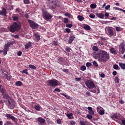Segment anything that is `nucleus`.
<instances>
[{"instance_id": "864d4df0", "label": "nucleus", "mask_w": 125, "mask_h": 125, "mask_svg": "<svg viewBox=\"0 0 125 125\" xmlns=\"http://www.w3.org/2000/svg\"><path fill=\"white\" fill-rule=\"evenodd\" d=\"M89 17L90 18H95V14H93V13H90L89 15Z\"/></svg>"}, {"instance_id": "774afa93", "label": "nucleus", "mask_w": 125, "mask_h": 125, "mask_svg": "<svg viewBox=\"0 0 125 125\" xmlns=\"http://www.w3.org/2000/svg\"><path fill=\"white\" fill-rule=\"evenodd\" d=\"M122 123L123 125H125V119H122Z\"/></svg>"}, {"instance_id": "c9c22d12", "label": "nucleus", "mask_w": 125, "mask_h": 125, "mask_svg": "<svg viewBox=\"0 0 125 125\" xmlns=\"http://www.w3.org/2000/svg\"><path fill=\"white\" fill-rule=\"evenodd\" d=\"M115 83H119L120 82V79L118 77H115L114 79Z\"/></svg>"}, {"instance_id": "7ed1b4c3", "label": "nucleus", "mask_w": 125, "mask_h": 125, "mask_svg": "<svg viewBox=\"0 0 125 125\" xmlns=\"http://www.w3.org/2000/svg\"><path fill=\"white\" fill-rule=\"evenodd\" d=\"M58 82V80H57L56 79L47 80V81H46V84L49 87H53V88H55L59 85Z\"/></svg>"}, {"instance_id": "ddd939ff", "label": "nucleus", "mask_w": 125, "mask_h": 125, "mask_svg": "<svg viewBox=\"0 0 125 125\" xmlns=\"http://www.w3.org/2000/svg\"><path fill=\"white\" fill-rule=\"evenodd\" d=\"M37 121L40 123V125H43L45 123L46 120L43 117H39L37 119Z\"/></svg>"}, {"instance_id": "0e129e2a", "label": "nucleus", "mask_w": 125, "mask_h": 125, "mask_svg": "<svg viewBox=\"0 0 125 125\" xmlns=\"http://www.w3.org/2000/svg\"><path fill=\"white\" fill-rule=\"evenodd\" d=\"M17 55H19V56H21V55H22V52H21V51H19V52H18Z\"/></svg>"}, {"instance_id": "412c9836", "label": "nucleus", "mask_w": 125, "mask_h": 125, "mask_svg": "<svg viewBox=\"0 0 125 125\" xmlns=\"http://www.w3.org/2000/svg\"><path fill=\"white\" fill-rule=\"evenodd\" d=\"M119 66L122 69L125 70V63H123V62H119Z\"/></svg>"}, {"instance_id": "680f3d73", "label": "nucleus", "mask_w": 125, "mask_h": 125, "mask_svg": "<svg viewBox=\"0 0 125 125\" xmlns=\"http://www.w3.org/2000/svg\"><path fill=\"white\" fill-rule=\"evenodd\" d=\"M70 123L71 125H75L76 122H75V121H74L73 120H71V121H70Z\"/></svg>"}, {"instance_id": "09e8293b", "label": "nucleus", "mask_w": 125, "mask_h": 125, "mask_svg": "<svg viewBox=\"0 0 125 125\" xmlns=\"http://www.w3.org/2000/svg\"><path fill=\"white\" fill-rule=\"evenodd\" d=\"M92 63L91 62H86V66L87 67L89 68L90 67V66H92Z\"/></svg>"}, {"instance_id": "13d9d810", "label": "nucleus", "mask_w": 125, "mask_h": 125, "mask_svg": "<svg viewBox=\"0 0 125 125\" xmlns=\"http://www.w3.org/2000/svg\"><path fill=\"white\" fill-rule=\"evenodd\" d=\"M66 33H70V32H71V30L69 28V27H67V28H66V29H65Z\"/></svg>"}, {"instance_id": "f03ea898", "label": "nucleus", "mask_w": 125, "mask_h": 125, "mask_svg": "<svg viewBox=\"0 0 125 125\" xmlns=\"http://www.w3.org/2000/svg\"><path fill=\"white\" fill-rule=\"evenodd\" d=\"M21 24L20 22H13L10 26V32L15 33L16 31H19L21 28Z\"/></svg>"}, {"instance_id": "49530a36", "label": "nucleus", "mask_w": 125, "mask_h": 125, "mask_svg": "<svg viewBox=\"0 0 125 125\" xmlns=\"http://www.w3.org/2000/svg\"><path fill=\"white\" fill-rule=\"evenodd\" d=\"M104 16H105V19H107L108 17L109 16V13L105 12L104 14Z\"/></svg>"}, {"instance_id": "a211bd4d", "label": "nucleus", "mask_w": 125, "mask_h": 125, "mask_svg": "<svg viewBox=\"0 0 125 125\" xmlns=\"http://www.w3.org/2000/svg\"><path fill=\"white\" fill-rule=\"evenodd\" d=\"M6 92V89L4 87L2 88V85H0V92L2 93V97H3V99H4V92Z\"/></svg>"}, {"instance_id": "bb28decb", "label": "nucleus", "mask_w": 125, "mask_h": 125, "mask_svg": "<svg viewBox=\"0 0 125 125\" xmlns=\"http://www.w3.org/2000/svg\"><path fill=\"white\" fill-rule=\"evenodd\" d=\"M41 105H35V109H36V110H37L38 111H41Z\"/></svg>"}, {"instance_id": "0eeeda50", "label": "nucleus", "mask_w": 125, "mask_h": 125, "mask_svg": "<svg viewBox=\"0 0 125 125\" xmlns=\"http://www.w3.org/2000/svg\"><path fill=\"white\" fill-rule=\"evenodd\" d=\"M86 86L89 88V89H94V88H95V84H94V82L93 81H91V80H87L85 82Z\"/></svg>"}, {"instance_id": "6e6d98bb", "label": "nucleus", "mask_w": 125, "mask_h": 125, "mask_svg": "<svg viewBox=\"0 0 125 125\" xmlns=\"http://www.w3.org/2000/svg\"><path fill=\"white\" fill-rule=\"evenodd\" d=\"M53 44H54V45H58L59 43L57 42V41H53Z\"/></svg>"}, {"instance_id": "e2e57ef3", "label": "nucleus", "mask_w": 125, "mask_h": 125, "mask_svg": "<svg viewBox=\"0 0 125 125\" xmlns=\"http://www.w3.org/2000/svg\"><path fill=\"white\" fill-rule=\"evenodd\" d=\"M57 123H58V124H61L62 123L61 119H57Z\"/></svg>"}, {"instance_id": "b1692460", "label": "nucleus", "mask_w": 125, "mask_h": 125, "mask_svg": "<svg viewBox=\"0 0 125 125\" xmlns=\"http://www.w3.org/2000/svg\"><path fill=\"white\" fill-rule=\"evenodd\" d=\"M96 15L99 18H104V14L103 13H97Z\"/></svg>"}, {"instance_id": "9b49d317", "label": "nucleus", "mask_w": 125, "mask_h": 125, "mask_svg": "<svg viewBox=\"0 0 125 125\" xmlns=\"http://www.w3.org/2000/svg\"><path fill=\"white\" fill-rule=\"evenodd\" d=\"M9 95H8V93L6 92L5 90V92H4V94L3 95V100L6 103V104L7 105V103L9 101Z\"/></svg>"}, {"instance_id": "a18cd8bd", "label": "nucleus", "mask_w": 125, "mask_h": 125, "mask_svg": "<svg viewBox=\"0 0 125 125\" xmlns=\"http://www.w3.org/2000/svg\"><path fill=\"white\" fill-rule=\"evenodd\" d=\"M73 113H67V116L69 119H72L71 116H72Z\"/></svg>"}, {"instance_id": "79ce46f5", "label": "nucleus", "mask_w": 125, "mask_h": 125, "mask_svg": "<svg viewBox=\"0 0 125 125\" xmlns=\"http://www.w3.org/2000/svg\"><path fill=\"white\" fill-rule=\"evenodd\" d=\"M23 3L25 4H30V0H23Z\"/></svg>"}, {"instance_id": "69168bd1", "label": "nucleus", "mask_w": 125, "mask_h": 125, "mask_svg": "<svg viewBox=\"0 0 125 125\" xmlns=\"http://www.w3.org/2000/svg\"><path fill=\"white\" fill-rule=\"evenodd\" d=\"M62 71L63 72H65L66 73H68V72H69V69H62Z\"/></svg>"}, {"instance_id": "58836bf2", "label": "nucleus", "mask_w": 125, "mask_h": 125, "mask_svg": "<svg viewBox=\"0 0 125 125\" xmlns=\"http://www.w3.org/2000/svg\"><path fill=\"white\" fill-rule=\"evenodd\" d=\"M93 65L95 67H98V64L96 61H94V62H93Z\"/></svg>"}, {"instance_id": "c756f323", "label": "nucleus", "mask_w": 125, "mask_h": 125, "mask_svg": "<svg viewBox=\"0 0 125 125\" xmlns=\"http://www.w3.org/2000/svg\"><path fill=\"white\" fill-rule=\"evenodd\" d=\"M12 18L13 19V20H14V21H17L18 20H19L18 16H14V15H13V16H12Z\"/></svg>"}, {"instance_id": "f704fd0d", "label": "nucleus", "mask_w": 125, "mask_h": 125, "mask_svg": "<svg viewBox=\"0 0 125 125\" xmlns=\"http://www.w3.org/2000/svg\"><path fill=\"white\" fill-rule=\"evenodd\" d=\"M29 67L31 69H36L35 65H33V64H29Z\"/></svg>"}, {"instance_id": "bf43d9fd", "label": "nucleus", "mask_w": 125, "mask_h": 125, "mask_svg": "<svg viewBox=\"0 0 125 125\" xmlns=\"http://www.w3.org/2000/svg\"><path fill=\"white\" fill-rule=\"evenodd\" d=\"M54 92H58L60 93L61 90L59 88H56V89H54Z\"/></svg>"}, {"instance_id": "5fc2aeb1", "label": "nucleus", "mask_w": 125, "mask_h": 125, "mask_svg": "<svg viewBox=\"0 0 125 125\" xmlns=\"http://www.w3.org/2000/svg\"><path fill=\"white\" fill-rule=\"evenodd\" d=\"M90 115L92 116L94 114V111L93 110L92 107H91V111L90 112Z\"/></svg>"}, {"instance_id": "473e14b6", "label": "nucleus", "mask_w": 125, "mask_h": 125, "mask_svg": "<svg viewBox=\"0 0 125 125\" xmlns=\"http://www.w3.org/2000/svg\"><path fill=\"white\" fill-rule=\"evenodd\" d=\"M86 118H87L88 119H89V120H91V119H92L93 117L92 116V115H91V114H87V115L86 116Z\"/></svg>"}, {"instance_id": "39448f33", "label": "nucleus", "mask_w": 125, "mask_h": 125, "mask_svg": "<svg viewBox=\"0 0 125 125\" xmlns=\"http://www.w3.org/2000/svg\"><path fill=\"white\" fill-rule=\"evenodd\" d=\"M27 21L29 22L30 27L33 29H38L40 27V25L36 23L35 21H33L30 19H27Z\"/></svg>"}, {"instance_id": "72a5a7b5", "label": "nucleus", "mask_w": 125, "mask_h": 125, "mask_svg": "<svg viewBox=\"0 0 125 125\" xmlns=\"http://www.w3.org/2000/svg\"><path fill=\"white\" fill-rule=\"evenodd\" d=\"M86 69V66H85V65H82V66L81 67V70H82V71H85Z\"/></svg>"}, {"instance_id": "4d7b16f0", "label": "nucleus", "mask_w": 125, "mask_h": 125, "mask_svg": "<svg viewBox=\"0 0 125 125\" xmlns=\"http://www.w3.org/2000/svg\"><path fill=\"white\" fill-rule=\"evenodd\" d=\"M65 16H68L69 18H70L71 16V14L69 13V12H66V13H65Z\"/></svg>"}, {"instance_id": "4468645a", "label": "nucleus", "mask_w": 125, "mask_h": 125, "mask_svg": "<svg viewBox=\"0 0 125 125\" xmlns=\"http://www.w3.org/2000/svg\"><path fill=\"white\" fill-rule=\"evenodd\" d=\"M75 39V35L71 34L69 37V39L68 41V43H72L74 40Z\"/></svg>"}, {"instance_id": "6e6552de", "label": "nucleus", "mask_w": 125, "mask_h": 125, "mask_svg": "<svg viewBox=\"0 0 125 125\" xmlns=\"http://www.w3.org/2000/svg\"><path fill=\"white\" fill-rule=\"evenodd\" d=\"M119 52L120 54H124L125 52V43L124 42H121L119 46Z\"/></svg>"}, {"instance_id": "2eb2a0df", "label": "nucleus", "mask_w": 125, "mask_h": 125, "mask_svg": "<svg viewBox=\"0 0 125 125\" xmlns=\"http://www.w3.org/2000/svg\"><path fill=\"white\" fill-rule=\"evenodd\" d=\"M7 13V11L5 7H2V10H0V15H4V16H6Z\"/></svg>"}, {"instance_id": "8fccbe9b", "label": "nucleus", "mask_w": 125, "mask_h": 125, "mask_svg": "<svg viewBox=\"0 0 125 125\" xmlns=\"http://www.w3.org/2000/svg\"><path fill=\"white\" fill-rule=\"evenodd\" d=\"M68 21H69V20H68V18H64L63 19L64 23H66V24H67Z\"/></svg>"}, {"instance_id": "f8f14e48", "label": "nucleus", "mask_w": 125, "mask_h": 125, "mask_svg": "<svg viewBox=\"0 0 125 125\" xmlns=\"http://www.w3.org/2000/svg\"><path fill=\"white\" fill-rule=\"evenodd\" d=\"M34 37H35V39H34L35 42H39L41 40V35L38 33H34L33 35Z\"/></svg>"}, {"instance_id": "cd10ccee", "label": "nucleus", "mask_w": 125, "mask_h": 125, "mask_svg": "<svg viewBox=\"0 0 125 125\" xmlns=\"http://www.w3.org/2000/svg\"><path fill=\"white\" fill-rule=\"evenodd\" d=\"M90 7H91V8H96L97 7V4L96 3H91Z\"/></svg>"}, {"instance_id": "2f4dec72", "label": "nucleus", "mask_w": 125, "mask_h": 125, "mask_svg": "<svg viewBox=\"0 0 125 125\" xmlns=\"http://www.w3.org/2000/svg\"><path fill=\"white\" fill-rule=\"evenodd\" d=\"M22 9L21 8H20V7H18L17 8H16V12L18 13H20V12H21Z\"/></svg>"}, {"instance_id": "052dcab7", "label": "nucleus", "mask_w": 125, "mask_h": 125, "mask_svg": "<svg viewBox=\"0 0 125 125\" xmlns=\"http://www.w3.org/2000/svg\"><path fill=\"white\" fill-rule=\"evenodd\" d=\"M12 123L11 121H7L6 123H5L4 125H11Z\"/></svg>"}, {"instance_id": "423d86ee", "label": "nucleus", "mask_w": 125, "mask_h": 125, "mask_svg": "<svg viewBox=\"0 0 125 125\" xmlns=\"http://www.w3.org/2000/svg\"><path fill=\"white\" fill-rule=\"evenodd\" d=\"M105 31L106 34L108 36H114L115 34V31H114L113 29L110 28V27H106L105 28Z\"/></svg>"}, {"instance_id": "20e7f679", "label": "nucleus", "mask_w": 125, "mask_h": 125, "mask_svg": "<svg viewBox=\"0 0 125 125\" xmlns=\"http://www.w3.org/2000/svg\"><path fill=\"white\" fill-rule=\"evenodd\" d=\"M15 104L16 103L14 100H13V99H12V98H11V97L9 96L8 101L7 103V105L8 107H9L10 109H14L15 106Z\"/></svg>"}, {"instance_id": "f257e3e1", "label": "nucleus", "mask_w": 125, "mask_h": 125, "mask_svg": "<svg viewBox=\"0 0 125 125\" xmlns=\"http://www.w3.org/2000/svg\"><path fill=\"white\" fill-rule=\"evenodd\" d=\"M94 57L98 59L101 62H106L108 59H109V56L105 51H101L98 53H93Z\"/></svg>"}, {"instance_id": "338daca9", "label": "nucleus", "mask_w": 125, "mask_h": 125, "mask_svg": "<svg viewBox=\"0 0 125 125\" xmlns=\"http://www.w3.org/2000/svg\"><path fill=\"white\" fill-rule=\"evenodd\" d=\"M101 77H102V78H104L105 77V74H104V73H101L100 75Z\"/></svg>"}, {"instance_id": "9d476101", "label": "nucleus", "mask_w": 125, "mask_h": 125, "mask_svg": "<svg viewBox=\"0 0 125 125\" xmlns=\"http://www.w3.org/2000/svg\"><path fill=\"white\" fill-rule=\"evenodd\" d=\"M15 41H12V42H7V43H5V44L4 45V47H5L6 54L7 53V51H8V50L10 48V45H11V44L12 45L14 44V43H15Z\"/></svg>"}, {"instance_id": "4be33fe9", "label": "nucleus", "mask_w": 125, "mask_h": 125, "mask_svg": "<svg viewBox=\"0 0 125 125\" xmlns=\"http://www.w3.org/2000/svg\"><path fill=\"white\" fill-rule=\"evenodd\" d=\"M80 125H89L87 121H80Z\"/></svg>"}, {"instance_id": "1a4fd4ad", "label": "nucleus", "mask_w": 125, "mask_h": 125, "mask_svg": "<svg viewBox=\"0 0 125 125\" xmlns=\"http://www.w3.org/2000/svg\"><path fill=\"white\" fill-rule=\"evenodd\" d=\"M43 17L44 19L46 20L47 21H49L51 18H52V15L48 13L47 11H44L43 12Z\"/></svg>"}, {"instance_id": "7c9ffc66", "label": "nucleus", "mask_w": 125, "mask_h": 125, "mask_svg": "<svg viewBox=\"0 0 125 125\" xmlns=\"http://www.w3.org/2000/svg\"><path fill=\"white\" fill-rule=\"evenodd\" d=\"M22 84V83L21 81H17L16 83V86H21Z\"/></svg>"}, {"instance_id": "de8ad7c7", "label": "nucleus", "mask_w": 125, "mask_h": 125, "mask_svg": "<svg viewBox=\"0 0 125 125\" xmlns=\"http://www.w3.org/2000/svg\"><path fill=\"white\" fill-rule=\"evenodd\" d=\"M113 68L114 69H116V70H117L119 68V65H118V64H114Z\"/></svg>"}, {"instance_id": "dca6fc26", "label": "nucleus", "mask_w": 125, "mask_h": 125, "mask_svg": "<svg viewBox=\"0 0 125 125\" xmlns=\"http://www.w3.org/2000/svg\"><path fill=\"white\" fill-rule=\"evenodd\" d=\"M6 117H7V118H10L13 121H16V117L12 116V115H11V114H9V113H6Z\"/></svg>"}, {"instance_id": "a878e982", "label": "nucleus", "mask_w": 125, "mask_h": 125, "mask_svg": "<svg viewBox=\"0 0 125 125\" xmlns=\"http://www.w3.org/2000/svg\"><path fill=\"white\" fill-rule=\"evenodd\" d=\"M84 29H85V30H87L88 31H89L91 29V27L90 26H89V25H85V26H84Z\"/></svg>"}, {"instance_id": "393cba45", "label": "nucleus", "mask_w": 125, "mask_h": 125, "mask_svg": "<svg viewBox=\"0 0 125 125\" xmlns=\"http://www.w3.org/2000/svg\"><path fill=\"white\" fill-rule=\"evenodd\" d=\"M78 18L80 21H83L84 19V17L83 16H82V15H78Z\"/></svg>"}, {"instance_id": "e433bc0d", "label": "nucleus", "mask_w": 125, "mask_h": 125, "mask_svg": "<svg viewBox=\"0 0 125 125\" xmlns=\"http://www.w3.org/2000/svg\"><path fill=\"white\" fill-rule=\"evenodd\" d=\"M65 52H70V47H69L68 46H66L65 48Z\"/></svg>"}, {"instance_id": "f3484780", "label": "nucleus", "mask_w": 125, "mask_h": 125, "mask_svg": "<svg viewBox=\"0 0 125 125\" xmlns=\"http://www.w3.org/2000/svg\"><path fill=\"white\" fill-rule=\"evenodd\" d=\"M92 93H95V94H99L100 91L99 87H95L94 90L91 91Z\"/></svg>"}, {"instance_id": "c03bdc74", "label": "nucleus", "mask_w": 125, "mask_h": 125, "mask_svg": "<svg viewBox=\"0 0 125 125\" xmlns=\"http://www.w3.org/2000/svg\"><path fill=\"white\" fill-rule=\"evenodd\" d=\"M61 95H62V96H63L64 97H65V98H66V99H69L70 97L69 96H67V95H66L65 94H64L63 93H60Z\"/></svg>"}, {"instance_id": "603ef678", "label": "nucleus", "mask_w": 125, "mask_h": 125, "mask_svg": "<svg viewBox=\"0 0 125 125\" xmlns=\"http://www.w3.org/2000/svg\"><path fill=\"white\" fill-rule=\"evenodd\" d=\"M115 29H116V30L118 31H122V28H121V27H118V26H116L115 27Z\"/></svg>"}, {"instance_id": "6ab92c4d", "label": "nucleus", "mask_w": 125, "mask_h": 125, "mask_svg": "<svg viewBox=\"0 0 125 125\" xmlns=\"http://www.w3.org/2000/svg\"><path fill=\"white\" fill-rule=\"evenodd\" d=\"M25 48L26 49H28L30 46H32V42H28L27 43H26V44L24 45Z\"/></svg>"}, {"instance_id": "3c124183", "label": "nucleus", "mask_w": 125, "mask_h": 125, "mask_svg": "<svg viewBox=\"0 0 125 125\" xmlns=\"http://www.w3.org/2000/svg\"><path fill=\"white\" fill-rule=\"evenodd\" d=\"M98 50V47L97 45H94V46H93V50H95L96 51H97V50Z\"/></svg>"}, {"instance_id": "ea45409f", "label": "nucleus", "mask_w": 125, "mask_h": 125, "mask_svg": "<svg viewBox=\"0 0 125 125\" xmlns=\"http://www.w3.org/2000/svg\"><path fill=\"white\" fill-rule=\"evenodd\" d=\"M99 113L100 115H104V114L105 113V110L104 109H102V110H100Z\"/></svg>"}, {"instance_id": "5701e85b", "label": "nucleus", "mask_w": 125, "mask_h": 125, "mask_svg": "<svg viewBox=\"0 0 125 125\" xmlns=\"http://www.w3.org/2000/svg\"><path fill=\"white\" fill-rule=\"evenodd\" d=\"M57 60L60 63H63V62H64V59L63 58H62V57H60L59 58H58Z\"/></svg>"}, {"instance_id": "4c0bfd02", "label": "nucleus", "mask_w": 125, "mask_h": 125, "mask_svg": "<svg viewBox=\"0 0 125 125\" xmlns=\"http://www.w3.org/2000/svg\"><path fill=\"white\" fill-rule=\"evenodd\" d=\"M28 69H24L21 71V73H25V74H27V75H29L28 72H27Z\"/></svg>"}, {"instance_id": "aec40b11", "label": "nucleus", "mask_w": 125, "mask_h": 125, "mask_svg": "<svg viewBox=\"0 0 125 125\" xmlns=\"http://www.w3.org/2000/svg\"><path fill=\"white\" fill-rule=\"evenodd\" d=\"M110 52V53H113V54H117V52H116V49L114 47H111Z\"/></svg>"}, {"instance_id": "37998d69", "label": "nucleus", "mask_w": 125, "mask_h": 125, "mask_svg": "<svg viewBox=\"0 0 125 125\" xmlns=\"http://www.w3.org/2000/svg\"><path fill=\"white\" fill-rule=\"evenodd\" d=\"M110 117H111V118H112V119L114 120L115 119H117V118H118V116L117 115H111L110 116Z\"/></svg>"}, {"instance_id": "c85d7f7f", "label": "nucleus", "mask_w": 125, "mask_h": 125, "mask_svg": "<svg viewBox=\"0 0 125 125\" xmlns=\"http://www.w3.org/2000/svg\"><path fill=\"white\" fill-rule=\"evenodd\" d=\"M5 78L6 79H7V80H8V81H10L12 77V76H8L7 74H5Z\"/></svg>"}, {"instance_id": "a19ab883", "label": "nucleus", "mask_w": 125, "mask_h": 125, "mask_svg": "<svg viewBox=\"0 0 125 125\" xmlns=\"http://www.w3.org/2000/svg\"><path fill=\"white\" fill-rule=\"evenodd\" d=\"M66 27H68V28H71V27H72V24L67 22V23L66 24Z\"/></svg>"}]
</instances>
